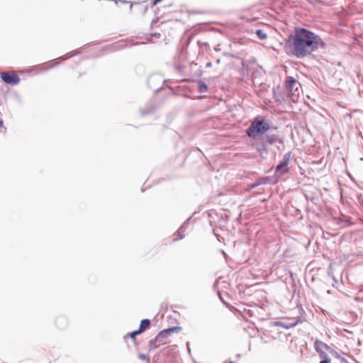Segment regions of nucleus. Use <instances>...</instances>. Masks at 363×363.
Here are the masks:
<instances>
[{
  "mask_svg": "<svg viewBox=\"0 0 363 363\" xmlns=\"http://www.w3.org/2000/svg\"><path fill=\"white\" fill-rule=\"evenodd\" d=\"M300 86V84L298 81H296L294 77H289L286 81V87L288 91L292 95H298V89Z\"/></svg>",
  "mask_w": 363,
  "mask_h": 363,
  "instance_id": "3",
  "label": "nucleus"
},
{
  "mask_svg": "<svg viewBox=\"0 0 363 363\" xmlns=\"http://www.w3.org/2000/svg\"><path fill=\"white\" fill-rule=\"evenodd\" d=\"M287 45L293 55L302 58L324 47L320 37L306 29L296 28L294 33L289 38Z\"/></svg>",
  "mask_w": 363,
  "mask_h": 363,
  "instance_id": "1",
  "label": "nucleus"
},
{
  "mask_svg": "<svg viewBox=\"0 0 363 363\" xmlns=\"http://www.w3.org/2000/svg\"><path fill=\"white\" fill-rule=\"evenodd\" d=\"M1 79L7 84H16L19 82V77L9 72H3L1 74Z\"/></svg>",
  "mask_w": 363,
  "mask_h": 363,
  "instance_id": "5",
  "label": "nucleus"
},
{
  "mask_svg": "<svg viewBox=\"0 0 363 363\" xmlns=\"http://www.w3.org/2000/svg\"><path fill=\"white\" fill-rule=\"evenodd\" d=\"M179 327H173L166 330H163L156 336V341L161 342L164 338H167L170 334L174 332H178L180 330Z\"/></svg>",
  "mask_w": 363,
  "mask_h": 363,
  "instance_id": "6",
  "label": "nucleus"
},
{
  "mask_svg": "<svg viewBox=\"0 0 363 363\" xmlns=\"http://www.w3.org/2000/svg\"><path fill=\"white\" fill-rule=\"evenodd\" d=\"M1 124H2V122H1V121H0V125H1Z\"/></svg>",
  "mask_w": 363,
  "mask_h": 363,
  "instance_id": "18",
  "label": "nucleus"
},
{
  "mask_svg": "<svg viewBox=\"0 0 363 363\" xmlns=\"http://www.w3.org/2000/svg\"><path fill=\"white\" fill-rule=\"evenodd\" d=\"M150 325V320L148 319H144L140 322V328L137 333H141L143 332Z\"/></svg>",
  "mask_w": 363,
  "mask_h": 363,
  "instance_id": "8",
  "label": "nucleus"
},
{
  "mask_svg": "<svg viewBox=\"0 0 363 363\" xmlns=\"http://www.w3.org/2000/svg\"><path fill=\"white\" fill-rule=\"evenodd\" d=\"M265 141L269 144H273L279 140V138L276 135H267L265 138Z\"/></svg>",
  "mask_w": 363,
  "mask_h": 363,
  "instance_id": "9",
  "label": "nucleus"
},
{
  "mask_svg": "<svg viewBox=\"0 0 363 363\" xmlns=\"http://www.w3.org/2000/svg\"><path fill=\"white\" fill-rule=\"evenodd\" d=\"M157 342H158V341H156V338L155 339V340H152V341L150 342V347H157Z\"/></svg>",
  "mask_w": 363,
  "mask_h": 363,
  "instance_id": "12",
  "label": "nucleus"
},
{
  "mask_svg": "<svg viewBox=\"0 0 363 363\" xmlns=\"http://www.w3.org/2000/svg\"><path fill=\"white\" fill-rule=\"evenodd\" d=\"M314 347L315 350L319 353H323L325 350H328L329 348L325 343L319 340H316L315 342Z\"/></svg>",
  "mask_w": 363,
  "mask_h": 363,
  "instance_id": "7",
  "label": "nucleus"
},
{
  "mask_svg": "<svg viewBox=\"0 0 363 363\" xmlns=\"http://www.w3.org/2000/svg\"><path fill=\"white\" fill-rule=\"evenodd\" d=\"M138 334H140V333H137V331H135V332H133V333H130V337H131L132 338H134V337H135V336L136 335H138Z\"/></svg>",
  "mask_w": 363,
  "mask_h": 363,
  "instance_id": "14",
  "label": "nucleus"
},
{
  "mask_svg": "<svg viewBox=\"0 0 363 363\" xmlns=\"http://www.w3.org/2000/svg\"><path fill=\"white\" fill-rule=\"evenodd\" d=\"M255 33L260 40H265L267 38V33L261 29L257 30Z\"/></svg>",
  "mask_w": 363,
  "mask_h": 363,
  "instance_id": "10",
  "label": "nucleus"
},
{
  "mask_svg": "<svg viewBox=\"0 0 363 363\" xmlns=\"http://www.w3.org/2000/svg\"><path fill=\"white\" fill-rule=\"evenodd\" d=\"M139 357L141 359H146V355L145 354H141L139 355Z\"/></svg>",
  "mask_w": 363,
  "mask_h": 363,
  "instance_id": "15",
  "label": "nucleus"
},
{
  "mask_svg": "<svg viewBox=\"0 0 363 363\" xmlns=\"http://www.w3.org/2000/svg\"><path fill=\"white\" fill-rule=\"evenodd\" d=\"M290 159L291 152L286 153L284 155L282 160L276 167L277 173H279L280 175H282L283 174L286 173L288 172L287 166L289 164Z\"/></svg>",
  "mask_w": 363,
  "mask_h": 363,
  "instance_id": "4",
  "label": "nucleus"
},
{
  "mask_svg": "<svg viewBox=\"0 0 363 363\" xmlns=\"http://www.w3.org/2000/svg\"><path fill=\"white\" fill-rule=\"evenodd\" d=\"M199 89L201 93H203L207 91L208 87H207V85L204 82H199Z\"/></svg>",
  "mask_w": 363,
  "mask_h": 363,
  "instance_id": "11",
  "label": "nucleus"
},
{
  "mask_svg": "<svg viewBox=\"0 0 363 363\" xmlns=\"http://www.w3.org/2000/svg\"><path fill=\"white\" fill-rule=\"evenodd\" d=\"M187 348H188L189 352H190V348L189 347V343H187Z\"/></svg>",
  "mask_w": 363,
  "mask_h": 363,
  "instance_id": "17",
  "label": "nucleus"
},
{
  "mask_svg": "<svg viewBox=\"0 0 363 363\" xmlns=\"http://www.w3.org/2000/svg\"><path fill=\"white\" fill-rule=\"evenodd\" d=\"M182 228H183L182 227L178 232L179 239H182L184 238V235H182Z\"/></svg>",
  "mask_w": 363,
  "mask_h": 363,
  "instance_id": "13",
  "label": "nucleus"
},
{
  "mask_svg": "<svg viewBox=\"0 0 363 363\" xmlns=\"http://www.w3.org/2000/svg\"><path fill=\"white\" fill-rule=\"evenodd\" d=\"M330 360L328 359H326L322 360L320 363H330Z\"/></svg>",
  "mask_w": 363,
  "mask_h": 363,
  "instance_id": "16",
  "label": "nucleus"
},
{
  "mask_svg": "<svg viewBox=\"0 0 363 363\" xmlns=\"http://www.w3.org/2000/svg\"><path fill=\"white\" fill-rule=\"evenodd\" d=\"M228 363H234V362H228Z\"/></svg>",
  "mask_w": 363,
  "mask_h": 363,
  "instance_id": "19",
  "label": "nucleus"
},
{
  "mask_svg": "<svg viewBox=\"0 0 363 363\" xmlns=\"http://www.w3.org/2000/svg\"><path fill=\"white\" fill-rule=\"evenodd\" d=\"M270 125L264 120L255 119L247 130V134L250 138H256L258 135L263 134L269 130Z\"/></svg>",
  "mask_w": 363,
  "mask_h": 363,
  "instance_id": "2",
  "label": "nucleus"
}]
</instances>
